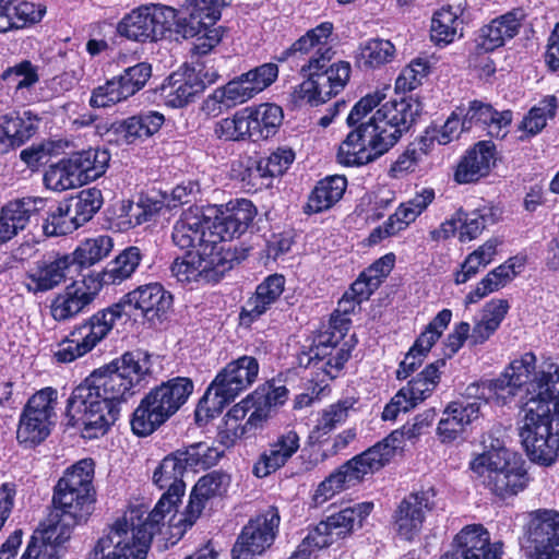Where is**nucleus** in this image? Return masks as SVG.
Listing matches in <instances>:
<instances>
[{
  "instance_id": "obj_46",
  "label": "nucleus",
  "mask_w": 559,
  "mask_h": 559,
  "mask_svg": "<svg viewBox=\"0 0 559 559\" xmlns=\"http://www.w3.org/2000/svg\"><path fill=\"white\" fill-rule=\"evenodd\" d=\"M406 435L405 427L402 430H394L382 441L357 456L369 473H374L386 465L394 456L395 451L402 448Z\"/></svg>"
},
{
  "instance_id": "obj_29",
  "label": "nucleus",
  "mask_w": 559,
  "mask_h": 559,
  "mask_svg": "<svg viewBox=\"0 0 559 559\" xmlns=\"http://www.w3.org/2000/svg\"><path fill=\"white\" fill-rule=\"evenodd\" d=\"M300 447L299 435L295 430H286L278 435L253 465V474L263 478L284 466Z\"/></svg>"
},
{
  "instance_id": "obj_10",
  "label": "nucleus",
  "mask_w": 559,
  "mask_h": 559,
  "mask_svg": "<svg viewBox=\"0 0 559 559\" xmlns=\"http://www.w3.org/2000/svg\"><path fill=\"white\" fill-rule=\"evenodd\" d=\"M510 457L511 453L498 442L477 455L469 466L491 492L506 498L523 490L527 483L525 471Z\"/></svg>"
},
{
  "instance_id": "obj_60",
  "label": "nucleus",
  "mask_w": 559,
  "mask_h": 559,
  "mask_svg": "<svg viewBox=\"0 0 559 559\" xmlns=\"http://www.w3.org/2000/svg\"><path fill=\"white\" fill-rule=\"evenodd\" d=\"M214 134L224 141H243L250 139V124L246 109L234 116L223 118L215 123Z\"/></svg>"
},
{
  "instance_id": "obj_14",
  "label": "nucleus",
  "mask_w": 559,
  "mask_h": 559,
  "mask_svg": "<svg viewBox=\"0 0 559 559\" xmlns=\"http://www.w3.org/2000/svg\"><path fill=\"white\" fill-rule=\"evenodd\" d=\"M281 518L277 508L269 507L242 527L233 549V559H254L273 544Z\"/></svg>"
},
{
  "instance_id": "obj_15",
  "label": "nucleus",
  "mask_w": 559,
  "mask_h": 559,
  "mask_svg": "<svg viewBox=\"0 0 559 559\" xmlns=\"http://www.w3.org/2000/svg\"><path fill=\"white\" fill-rule=\"evenodd\" d=\"M236 258L229 255H205L188 251L170 265L171 276L187 285L193 283L217 282L226 271L233 267Z\"/></svg>"
},
{
  "instance_id": "obj_59",
  "label": "nucleus",
  "mask_w": 559,
  "mask_h": 559,
  "mask_svg": "<svg viewBox=\"0 0 559 559\" xmlns=\"http://www.w3.org/2000/svg\"><path fill=\"white\" fill-rule=\"evenodd\" d=\"M557 108V98L552 95L546 96L523 118L520 129L531 135L539 133L546 127L547 121L555 117Z\"/></svg>"
},
{
  "instance_id": "obj_27",
  "label": "nucleus",
  "mask_w": 559,
  "mask_h": 559,
  "mask_svg": "<svg viewBox=\"0 0 559 559\" xmlns=\"http://www.w3.org/2000/svg\"><path fill=\"white\" fill-rule=\"evenodd\" d=\"M285 283V277L280 274L269 275L264 278L243 305L239 314L240 324L250 326L264 314L282 296Z\"/></svg>"
},
{
  "instance_id": "obj_36",
  "label": "nucleus",
  "mask_w": 559,
  "mask_h": 559,
  "mask_svg": "<svg viewBox=\"0 0 559 559\" xmlns=\"http://www.w3.org/2000/svg\"><path fill=\"white\" fill-rule=\"evenodd\" d=\"M94 297L85 282H74L55 297L50 306L51 316L56 321L73 319L91 305Z\"/></svg>"
},
{
  "instance_id": "obj_58",
  "label": "nucleus",
  "mask_w": 559,
  "mask_h": 559,
  "mask_svg": "<svg viewBox=\"0 0 559 559\" xmlns=\"http://www.w3.org/2000/svg\"><path fill=\"white\" fill-rule=\"evenodd\" d=\"M103 202L102 191L93 187L83 189L78 195L71 198L67 204L70 206L74 219L83 225L102 207Z\"/></svg>"
},
{
  "instance_id": "obj_12",
  "label": "nucleus",
  "mask_w": 559,
  "mask_h": 559,
  "mask_svg": "<svg viewBox=\"0 0 559 559\" xmlns=\"http://www.w3.org/2000/svg\"><path fill=\"white\" fill-rule=\"evenodd\" d=\"M177 11L167 5L151 4L132 10L117 25V33L133 41H157L171 29Z\"/></svg>"
},
{
  "instance_id": "obj_16",
  "label": "nucleus",
  "mask_w": 559,
  "mask_h": 559,
  "mask_svg": "<svg viewBox=\"0 0 559 559\" xmlns=\"http://www.w3.org/2000/svg\"><path fill=\"white\" fill-rule=\"evenodd\" d=\"M257 215L254 204L247 199H238L221 206L213 218L210 217L211 237L216 247L233 252L227 241L243 234Z\"/></svg>"
},
{
  "instance_id": "obj_62",
  "label": "nucleus",
  "mask_w": 559,
  "mask_h": 559,
  "mask_svg": "<svg viewBox=\"0 0 559 559\" xmlns=\"http://www.w3.org/2000/svg\"><path fill=\"white\" fill-rule=\"evenodd\" d=\"M45 185L56 191H64L83 183L81 175L70 167V159H63L58 165L50 167L44 177Z\"/></svg>"
},
{
  "instance_id": "obj_6",
  "label": "nucleus",
  "mask_w": 559,
  "mask_h": 559,
  "mask_svg": "<svg viewBox=\"0 0 559 559\" xmlns=\"http://www.w3.org/2000/svg\"><path fill=\"white\" fill-rule=\"evenodd\" d=\"M193 389L190 379L177 377L151 390L132 414L133 433L139 437L153 433L186 404Z\"/></svg>"
},
{
  "instance_id": "obj_53",
  "label": "nucleus",
  "mask_w": 559,
  "mask_h": 559,
  "mask_svg": "<svg viewBox=\"0 0 559 559\" xmlns=\"http://www.w3.org/2000/svg\"><path fill=\"white\" fill-rule=\"evenodd\" d=\"M395 46L383 38H371L359 47L358 63L364 69H378L394 60Z\"/></svg>"
},
{
  "instance_id": "obj_38",
  "label": "nucleus",
  "mask_w": 559,
  "mask_h": 559,
  "mask_svg": "<svg viewBox=\"0 0 559 559\" xmlns=\"http://www.w3.org/2000/svg\"><path fill=\"white\" fill-rule=\"evenodd\" d=\"M46 201L41 198H24L9 202L2 207L0 228L7 241L24 229L29 218L45 207Z\"/></svg>"
},
{
  "instance_id": "obj_24",
  "label": "nucleus",
  "mask_w": 559,
  "mask_h": 559,
  "mask_svg": "<svg viewBox=\"0 0 559 559\" xmlns=\"http://www.w3.org/2000/svg\"><path fill=\"white\" fill-rule=\"evenodd\" d=\"M229 485L230 476L221 471H213L202 476L194 485L183 518L180 520L185 524V528L195 523L207 501L223 497Z\"/></svg>"
},
{
  "instance_id": "obj_44",
  "label": "nucleus",
  "mask_w": 559,
  "mask_h": 559,
  "mask_svg": "<svg viewBox=\"0 0 559 559\" xmlns=\"http://www.w3.org/2000/svg\"><path fill=\"white\" fill-rule=\"evenodd\" d=\"M246 112L252 141L269 139L282 124L283 110L277 105L261 104L254 108H246Z\"/></svg>"
},
{
  "instance_id": "obj_21",
  "label": "nucleus",
  "mask_w": 559,
  "mask_h": 559,
  "mask_svg": "<svg viewBox=\"0 0 559 559\" xmlns=\"http://www.w3.org/2000/svg\"><path fill=\"white\" fill-rule=\"evenodd\" d=\"M455 549L440 559H501L502 544L490 543V534L481 524L464 526L455 537Z\"/></svg>"
},
{
  "instance_id": "obj_52",
  "label": "nucleus",
  "mask_w": 559,
  "mask_h": 559,
  "mask_svg": "<svg viewBox=\"0 0 559 559\" xmlns=\"http://www.w3.org/2000/svg\"><path fill=\"white\" fill-rule=\"evenodd\" d=\"M163 114L148 110L129 117L121 123V133L127 143H133L139 139H145L155 134L164 124Z\"/></svg>"
},
{
  "instance_id": "obj_25",
  "label": "nucleus",
  "mask_w": 559,
  "mask_h": 559,
  "mask_svg": "<svg viewBox=\"0 0 559 559\" xmlns=\"http://www.w3.org/2000/svg\"><path fill=\"white\" fill-rule=\"evenodd\" d=\"M367 474L370 473L364 466L358 456L355 455L317 486L312 495L313 506L321 507L335 495L360 483Z\"/></svg>"
},
{
  "instance_id": "obj_37",
  "label": "nucleus",
  "mask_w": 559,
  "mask_h": 559,
  "mask_svg": "<svg viewBox=\"0 0 559 559\" xmlns=\"http://www.w3.org/2000/svg\"><path fill=\"white\" fill-rule=\"evenodd\" d=\"M233 0H187L183 17V36H194L201 27L214 25L219 20L222 10L231 4Z\"/></svg>"
},
{
  "instance_id": "obj_49",
  "label": "nucleus",
  "mask_w": 559,
  "mask_h": 559,
  "mask_svg": "<svg viewBox=\"0 0 559 559\" xmlns=\"http://www.w3.org/2000/svg\"><path fill=\"white\" fill-rule=\"evenodd\" d=\"M509 309L506 300L498 299L488 302L478 321L475 322L471 330V345L476 346L484 344L497 331L503 321Z\"/></svg>"
},
{
  "instance_id": "obj_57",
  "label": "nucleus",
  "mask_w": 559,
  "mask_h": 559,
  "mask_svg": "<svg viewBox=\"0 0 559 559\" xmlns=\"http://www.w3.org/2000/svg\"><path fill=\"white\" fill-rule=\"evenodd\" d=\"M241 104L243 103L239 96V91H236L231 81H229L206 96L201 105V110L206 116L217 117L223 111Z\"/></svg>"
},
{
  "instance_id": "obj_47",
  "label": "nucleus",
  "mask_w": 559,
  "mask_h": 559,
  "mask_svg": "<svg viewBox=\"0 0 559 559\" xmlns=\"http://www.w3.org/2000/svg\"><path fill=\"white\" fill-rule=\"evenodd\" d=\"M444 366V359H438L435 362L429 364L405 386L400 389L401 392H404L405 397L412 403L413 407L431 395L440 381V369Z\"/></svg>"
},
{
  "instance_id": "obj_61",
  "label": "nucleus",
  "mask_w": 559,
  "mask_h": 559,
  "mask_svg": "<svg viewBox=\"0 0 559 559\" xmlns=\"http://www.w3.org/2000/svg\"><path fill=\"white\" fill-rule=\"evenodd\" d=\"M142 258L143 253L140 248L135 246L126 248L111 262L107 272L108 277L114 284L129 278L139 267Z\"/></svg>"
},
{
  "instance_id": "obj_35",
  "label": "nucleus",
  "mask_w": 559,
  "mask_h": 559,
  "mask_svg": "<svg viewBox=\"0 0 559 559\" xmlns=\"http://www.w3.org/2000/svg\"><path fill=\"white\" fill-rule=\"evenodd\" d=\"M0 78L12 91L13 102L23 105L33 99L34 87L39 82V67L29 60H22L8 67Z\"/></svg>"
},
{
  "instance_id": "obj_30",
  "label": "nucleus",
  "mask_w": 559,
  "mask_h": 559,
  "mask_svg": "<svg viewBox=\"0 0 559 559\" xmlns=\"http://www.w3.org/2000/svg\"><path fill=\"white\" fill-rule=\"evenodd\" d=\"M122 306L114 305L94 313L87 320L75 325L71 331V336L76 337L90 353L108 335L116 321L121 318Z\"/></svg>"
},
{
  "instance_id": "obj_33",
  "label": "nucleus",
  "mask_w": 559,
  "mask_h": 559,
  "mask_svg": "<svg viewBox=\"0 0 559 559\" xmlns=\"http://www.w3.org/2000/svg\"><path fill=\"white\" fill-rule=\"evenodd\" d=\"M478 417L479 404L477 402H451L443 411L437 433L442 442H452Z\"/></svg>"
},
{
  "instance_id": "obj_17",
  "label": "nucleus",
  "mask_w": 559,
  "mask_h": 559,
  "mask_svg": "<svg viewBox=\"0 0 559 559\" xmlns=\"http://www.w3.org/2000/svg\"><path fill=\"white\" fill-rule=\"evenodd\" d=\"M372 509V502H360L346 507L321 521L308 533V540L314 542L317 548L328 547L352 534L356 524L361 526L364 519L370 514Z\"/></svg>"
},
{
  "instance_id": "obj_34",
  "label": "nucleus",
  "mask_w": 559,
  "mask_h": 559,
  "mask_svg": "<svg viewBox=\"0 0 559 559\" xmlns=\"http://www.w3.org/2000/svg\"><path fill=\"white\" fill-rule=\"evenodd\" d=\"M37 124L38 118L31 110L3 116L0 123V154L23 145L35 134Z\"/></svg>"
},
{
  "instance_id": "obj_56",
  "label": "nucleus",
  "mask_w": 559,
  "mask_h": 559,
  "mask_svg": "<svg viewBox=\"0 0 559 559\" xmlns=\"http://www.w3.org/2000/svg\"><path fill=\"white\" fill-rule=\"evenodd\" d=\"M127 380L135 386L151 369V356L141 349L124 353L110 362Z\"/></svg>"
},
{
  "instance_id": "obj_63",
  "label": "nucleus",
  "mask_w": 559,
  "mask_h": 559,
  "mask_svg": "<svg viewBox=\"0 0 559 559\" xmlns=\"http://www.w3.org/2000/svg\"><path fill=\"white\" fill-rule=\"evenodd\" d=\"M80 226L82 225L74 219L70 206L66 202L49 214L43 228L47 236H63L71 234Z\"/></svg>"
},
{
  "instance_id": "obj_1",
  "label": "nucleus",
  "mask_w": 559,
  "mask_h": 559,
  "mask_svg": "<svg viewBox=\"0 0 559 559\" xmlns=\"http://www.w3.org/2000/svg\"><path fill=\"white\" fill-rule=\"evenodd\" d=\"M388 88L376 90L361 97L347 116L349 127L357 126L341 143L337 160L345 166H362L371 163L393 147L421 110L420 103L409 97L391 99L362 120L384 100Z\"/></svg>"
},
{
  "instance_id": "obj_26",
  "label": "nucleus",
  "mask_w": 559,
  "mask_h": 559,
  "mask_svg": "<svg viewBox=\"0 0 559 559\" xmlns=\"http://www.w3.org/2000/svg\"><path fill=\"white\" fill-rule=\"evenodd\" d=\"M462 114V131H469L475 127L487 130L495 138H503L512 121V111H497L491 105L479 100L469 102L468 108H457Z\"/></svg>"
},
{
  "instance_id": "obj_13",
  "label": "nucleus",
  "mask_w": 559,
  "mask_h": 559,
  "mask_svg": "<svg viewBox=\"0 0 559 559\" xmlns=\"http://www.w3.org/2000/svg\"><path fill=\"white\" fill-rule=\"evenodd\" d=\"M210 216L205 215L198 206H191L183 211L173 227L171 239L175 246L181 250L201 253L205 255H229L236 258L234 252L226 251L223 247H216L211 237Z\"/></svg>"
},
{
  "instance_id": "obj_40",
  "label": "nucleus",
  "mask_w": 559,
  "mask_h": 559,
  "mask_svg": "<svg viewBox=\"0 0 559 559\" xmlns=\"http://www.w3.org/2000/svg\"><path fill=\"white\" fill-rule=\"evenodd\" d=\"M90 378L92 383L102 392L106 402L114 407H119L120 401L133 394L132 389L134 385L131 383V380H127L110 364L104 369L94 371Z\"/></svg>"
},
{
  "instance_id": "obj_31",
  "label": "nucleus",
  "mask_w": 559,
  "mask_h": 559,
  "mask_svg": "<svg viewBox=\"0 0 559 559\" xmlns=\"http://www.w3.org/2000/svg\"><path fill=\"white\" fill-rule=\"evenodd\" d=\"M527 536L534 550L557 551L559 547V512L536 510L528 514Z\"/></svg>"
},
{
  "instance_id": "obj_28",
  "label": "nucleus",
  "mask_w": 559,
  "mask_h": 559,
  "mask_svg": "<svg viewBox=\"0 0 559 559\" xmlns=\"http://www.w3.org/2000/svg\"><path fill=\"white\" fill-rule=\"evenodd\" d=\"M525 17V11L518 8L492 20L480 28L476 39L477 47L488 52L503 46L506 40L519 33Z\"/></svg>"
},
{
  "instance_id": "obj_4",
  "label": "nucleus",
  "mask_w": 559,
  "mask_h": 559,
  "mask_svg": "<svg viewBox=\"0 0 559 559\" xmlns=\"http://www.w3.org/2000/svg\"><path fill=\"white\" fill-rule=\"evenodd\" d=\"M219 457L218 449L211 447L207 442L192 443L164 457L154 471L153 483L159 489L167 488V491L148 513L153 522L163 523L166 514L170 513L180 501L186 488L182 477L189 468L214 465Z\"/></svg>"
},
{
  "instance_id": "obj_11",
  "label": "nucleus",
  "mask_w": 559,
  "mask_h": 559,
  "mask_svg": "<svg viewBox=\"0 0 559 559\" xmlns=\"http://www.w3.org/2000/svg\"><path fill=\"white\" fill-rule=\"evenodd\" d=\"M58 392L47 386L33 394L25 404L19 419L16 439L21 444L32 448L50 435L56 424Z\"/></svg>"
},
{
  "instance_id": "obj_7",
  "label": "nucleus",
  "mask_w": 559,
  "mask_h": 559,
  "mask_svg": "<svg viewBox=\"0 0 559 559\" xmlns=\"http://www.w3.org/2000/svg\"><path fill=\"white\" fill-rule=\"evenodd\" d=\"M93 495L94 490L63 475L55 487L53 511L45 538L58 545L66 542L72 528L90 514Z\"/></svg>"
},
{
  "instance_id": "obj_3",
  "label": "nucleus",
  "mask_w": 559,
  "mask_h": 559,
  "mask_svg": "<svg viewBox=\"0 0 559 559\" xmlns=\"http://www.w3.org/2000/svg\"><path fill=\"white\" fill-rule=\"evenodd\" d=\"M162 524L142 508H130L103 530L90 559H145Z\"/></svg>"
},
{
  "instance_id": "obj_42",
  "label": "nucleus",
  "mask_w": 559,
  "mask_h": 559,
  "mask_svg": "<svg viewBox=\"0 0 559 559\" xmlns=\"http://www.w3.org/2000/svg\"><path fill=\"white\" fill-rule=\"evenodd\" d=\"M463 36V19L461 9L451 5L442 7L431 20L430 37L438 46H447Z\"/></svg>"
},
{
  "instance_id": "obj_43",
  "label": "nucleus",
  "mask_w": 559,
  "mask_h": 559,
  "mask_svg": "<svg viewBox=\"0 0 559 559\" xmlns=\"http://www.w3.org/2000/svg\"><path fill=\"white\" fill-rule=\"evenodd\" d=\"M347 187L344 176H329L320 180L308 198L305 213L316 214L331 209L343 197Z\"/></svg>"
},
{
  "instance_id": "obj_45",
  "label": "nucleus",
  "mask_w": 559,
  "mask_h": 559,
  "mask_svg": "<svg viewBox=\"0 0 559 559\" xmlns=\"http://www.w3.org/2000/svg\"><path fill=\"white\" fill-rule=\"evenodd\" d=\"M357 400L345 397L324 407L318 416L317 424L310 433V439L320 441L329 436L334 429L343 425L350 413L355 411Z\"/></svg>"
},
{
  "instance_id": "obj_5",
  "label": "nucleus",
  "mask_w": 559,
  "mask_h": 559,
  "mask_svg": "<svg viewBox=\"0 0 559 559\" xmlns=\"http://www.w3.org/2000/svg\"><path fill=\"white\" fill-rule=\"evenodd\" d=\"M539 388L538 401H527L525 404L524 425L520 437L528 457L540 465L554 463L559 450V414H552L550 403H554V391L547 383L535 384Z\"/></svg>"
},
{
  "instance_id": "obj_19",
  "label": "nucleus",
  "mask_w": 559,
  "mask_h": 559,
  "mask_svg": "<svg viewBox=\"0 0 559 559\" xmlns=\"http://www.w3.org/2000/svg\"><path fill=\"white\" fill-rule=\"evenodd\" d=\"M217 79L216 71H209L203 66L185 68L182 72L171 74L163 86L165 104L171 108L185 107Z\"/></svg>"
},
{
  "instance_id": "obj_9",
  "label": "nucleus",
  "mask_w": 559,
  "mask_h": 559,
  "mask_svg": "<svg viewBox=\"0 0 559 559\" xmlns=\"http://www.w3.org/2000/svg\"><path fill=\"white\" fill-rule=\"evenodd\" d=\"M258 374L259 362L252 356H241L227 364L216 374L199 402L197 416H200L202 412H205L209 417L221 413L228 403L257 380Z\"/></svg>"
},
{
  "instance_id": "obj_55",
  "label": "nucleus",
  "mask_w": 559,
  "mask_h": 559,
  "mask_svg": "<svg viewBox=\"0 0 559 559\" xmlns=\"http://www.w3.org/2000/svg\"><path fill=\"white\" fill-rule=\"evenodd\" d=\"M500 215V210L495 206H483L471 213L462 211L460 240L469 241L477 238L487 226L497 223Z\"/></svg>"
},
{
  "instance_id": "obj_8",
  "label": "nucleus",
  "mask_w": 559,
  "mask_h": 559,
  "mask_svg": "<svg viewBox=\"0 0 559 559\" xmlns=\"http://www.w3.org/2000/svg\"><path fill=\"white\" fill-rule=\"evenodd\" d=\"M119 412V407L106 402L90 377L72 391L66 407L69 421L81 425L82 436L87 439L104 436L118 419Z\"/></svg>"
},
{
  "instance_id": "obj_64",
  "label": "nucleus",
  "mask_w": 559,
  "mask_h": 559,
  "mask_svg": "<svg viewBox=\"0 0 559 559\" xmlns=\"http://www.w3.org/2000/svg\"><path fill=\"white\" fill-rule=\"evenodd\" d=\"M451 318V310H441L418 336L414 344L415 349H418L421 354H427L432 345L440 338L443 331L449 325Z\"/></svg>"
},
{
  "instance_id": "obj_39",
  "label": "nucleus",
  "mask_w": 559,
  "mask_h": 559,
  "mask_svg": "<svg viewBox=\"0 0 559 559\" xmlns=\"http://www.w3.org/2000/svg\"><path fill=\"white\" fill-rule=\"evenodd\" d=\"M495 160L493 145L490 142H479L467 151L457 165L455 180L468 183L486 176Z\"/></svg>"
},
{
  "instance_id": "obj_51",
  "label": "nucleus",
  "mask_w": 559,
  "mask_h": 559,
  "mask_svg": "<svg viewBox=\"0 0 559 559\" xmlns=\"http://www.w3.org/2000/svg\"><path fill=\"white\" fill-rule=\"evenodd\" d=\"M69 159L70 167L74 168V171L81 175L82 182H85L97 179L106 171L110 156L105 150L88 148L72 154Z\"/></svg>"
},
{
  "instance_id": "obj_54",
  "label": "nucleus",
  "mask_w": 559,
  "mask_h": 559,
  "mask_svg": "<svg viewBox=\"0 0 559 559\" xmlns=\"http://www.w3.org/2000/svg\"><path fill=\"white\" fill-rule=\"evenodd\" d=\"M114 240L108 235H98L80 243L74 250L71 261L82 267L92 266L109 255Z\"/></svg>"
},
{
  "instance_id": "obj_41",
  "label": "nucleus",
  "mask_w": 559,
  "mask_h": 559,
  "mask_svg": "<svg viewBox=\"0 0 559 559\" xmlns=\"http://www.w3.org/2000/svg\"><path fill=\"white\" fill-rule=\"evenodd\" d=\"M278 76V67L275 63H263L246 73L230 80L245 104L259 93L272 85Z\"/></svg>"
},
{
  "instance_id": "obj_50",
  "label": "nucleus",
  "mask_w": 559,
  "mask_h": 559,
  "mask_svg": "<svg viewBox=\"0 0 559 559\" xmlns=\"http://www.w3.org/2000/svg\"><path fill=\"white\" fill-rule=\"evenodd\" d=\"M516 260L509 259L501 265L490 271L477 285L467 294L465 302L476 304L487 295L500 289L512 281L516 275Z\"/></svg>"
},
{
  "instance_id": "obj_20",
  "label": "nucleus",
  "mask_w": 559,
  "mask_h": 559,
  "mask_svg": "<svg viewBox=\"0 0 559 559\" xmlns=\"http://www.w3.org/2000/svg\"><path fill=\"white\" fill-rule=\"evenodd\" d=\"M117 305H123L121 318L131 317L132 310H140L150 322L160 321L173 305V296L160 284L151 283L127 294Z\"/></svg>"
},
{
  "instance_id": "obj_32",
  "label": "nucleus",
  "mask_w": 559,
  "mask_h": 559,
  "mask_svg": "<svg viewBox=\"0 0 559 559\" xmlns=\"http://www.w3.org/2000/svg\"><path fill=\"white\" fill-rule=\"evenodd\" d=\"M71 265L70 255L41 261L27 272L24 285L28 292L34 294L51 290L66 281Z\"/></svg>"
},
{
  "instance_id": "obj_22",
  "label": "nucleus",
  "mask_w": 559,
  "mask_h": 559,
  "mask_svg": "<svg viewBox=\"0 0 559 559\" xmlns=\"http://www.w3.org/2000/svg\"><path fill=\"white\" fill-rule=\"evenodd\" d=\"M436 490L430 487L406 496L395 511V527L397 534L412 540L419 534L425 521L426 512L436 506Z\"/></svg>"
},
{
  "instance_id": "obj_18",
  "label": "nucleus",
  "mask_w": 559,
  "mask_h": 559,
  "mask_svg": "<svg viewBox=\"0 0 559 559\" xmlns=\"http://www.w3.org/2000/svg\"><path fill=\"white\" fill-rule=\"evenodd\" d=\"M151 76V66L145 62L127 68L122 74L112 78L104 85L96 87L91 96L90 105L105 108L115 105L139 92Z\"/></svg>"
},
{
  "instance_id": "obj_48",
  "label": "nucleus",
  "mask_w": 559,
  "mask_h": 559,
  "mask_svg": "<svg viewBox=\"0 0 559 559\" xmlns=\"http://www.w3.org/2000/svg\"><path fill=\"white\" fill-rule=\"evenodd\" d=\"M423 212L424 211L413 198L407 202L401 203L383 225L371 231L369 236L370 243H378L382 239L394 236L401 230H404L411 223L415 222Z\"/></svg>"
},
{
  "instance_id": "obj_2",
  "label": "nucleus",
  "mask_w": 559,
  "mask_h": 559,
  "mask_svg": "<svg viewBox=\"0 0 559 559\" xmlns=\"http://www.w3.org/2000/svg\"><path fill=\"white\" fill-rule=\"evenodd\" d=\"M334 26L322 22L309 29L285 51L290 56H306L300 66L305 80L292 92L296 105L318 106L336 96L346 86L350 76V64L346 61L331 63L334 51Z\"/></svg>"
},
{
  "instance_id": "obj_23",
  "label": "nucleus",
  "mask_w": 559,
  "mask_h": 559,
  "mask_svg": "<svg viewBox=\"0 0 559 559\" xmlns=\"http://www.w3.org/2000/svg\"><path fill=\"white\" fill-rule=\"evenodd\" d=\"M536 356L532 352L524 353L520 357L514 358L503 372H508L509 377L520 386L527 385V393L531 397L527 401H538V391L535 384L539 382L547 383L549 389L554 391V401L559 404V369L554 374L545 372H536Z\"/></svg>"
}]
</instances>
